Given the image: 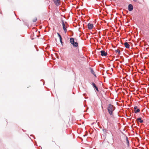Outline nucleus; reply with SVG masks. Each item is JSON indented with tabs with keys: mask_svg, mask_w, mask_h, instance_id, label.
<instances>
[{
	"mask_svg": "<svg viewBox=\"0 0 149 149\" xmlns=\"http://www.w3.org/2000/svg\"><path fill=\"white\" fill-rule=\"evenodd\" d=\"M115 51L117 52H118V55H119L120 54V51L118 49L115 50Z\"/></svg>",
	"mask_w": 149,
	"mask_h": 149,
	"instance_id": "obj_13",
	"label": "nucleus"
},
{
	"mask_svg": "<svg viewBox=\"0 0 149 149\" xmlns=\"http://www.w3.org/2000/svg\"><path fill=\"white\" fill-rule=\"evenodd\" d=\"M137 120L141 123H142L143 122V120H142L141 118V117L138 118Z\"/></svg>",
	"mask_w": 149,
	"mask_h": 149,
	"instance_id": "obj_9",
	"label": "nucleus"
},
{
	"mask_svg": "<svg viewBox=\"0 0 149 149\" xmlns=\"http://www.w3.org/2000/svg\"><path fill=\"white\" fill-rule=\"evenodd\" d=\"M92 85H93V86L94 88H95V87L96 86V85H95V83H92Z\"/></svg>",
	"mask_w": 149,
	"mask_h": 149,
	"instance_id": "obj_17",
	"label": "nucleus"
},
{
	"mask_svg": "<svg viewBox=\"0 0 149 149\" xmlns=\"http://www.w3.org/2000/svg\"><path fill=\"white\" fill-rule=\"evenodd\" d=\"M72 44L73 45V46L76 47H77L78 45L77 42H73V43H72Z\"/></svg>",
	"mask_w": 149,
	"mask_h": 149,
	"instance_id": "obj_12",
	"label": "nucleus"
},
{
	"mask_svg": "<svg viewBox=\"0 0 149 149\" xmlns=\"http://www.w3.org/2000/svg\"><path fill=\"white\" fill-rule=\"evenodd\" d=\"M115 107L111 104H109L107 108L109 114L111 115H113V113L115 109Z\"/></svg>",
	"mask_w": 149,
	"mask_h": 149,
	"instance_id": "obj_1",
	"label": "nucleus"
},
{
	"mask_svg": "<svg viewBox=\"0 0 149 149\" xmlns=\"http://www.w3.org/2000/svg\"><path fill=\"white\" fill-rule=\"evenodd\" d=\"M96 90V91H97V92H98L99 91V90H98V88L96 86L94 88Z\"/></svg>",
	"mask_w": 149,
	"mask_h": 149,
	"instance_id": "obj_18",
	"label": "nucleus"
},
{
	"mask_svg": "<svg viewBox=\"0 0 149 149\" xmlns=\"http://www.w3.org/2000/svg\"><path fill=\"white\" fill-rule=\"evenodd\" d=\"M60 42L62 44V38H61V39H60Z\"/></svg>",
	"mask_w": 149,
	"mask_h": 149,
	"instance_id": "obj_19",
	"label": "nucleus"
},
{
	"mask_svg": "<svg viewBox=\"0 0 149 149\" xmlns=\"http://www.w3.org/2000/svg\"><path fill=\"white\" fill-rule=\"evenodd\" d=\"M57 34L58 35V36L59 38V39H61L62 37L61 35L58 33H57Z\"/></svg>",
	"mask_w": 149,
	"mask_h": 149,
	"instance_id": "obj_16",
	"label": "nucleus"
},
{
	"mask_svg": "<svg viewBox=\"0 0 149 149\" xmlns=\"http://www.w3.org/2000/svg\"><path fill=\"white\" fill-rule=\"evenodd\" d=\"M88 28L89 29H91L93 28V24L89 23L88 24Z\"/></svg>",
	"mask_w": 149,
	"mask_h": 149,
	"instance_id": "obj_6",
	"label": "nucleus"
},
{
	"mask_svg": "<svg viewBox=\"0 0 149 149\" xmlns=\"http://www.w3.org/2000/svg\"><path fill=\"white\" fill-rule=\"evenodd\" d=\"M90 69L91 70V72L92 74H93V75L95 77H96V74H95L94 72V70L93 68H90Z\"/></svg>",
	"mask_w": 149,
	"mask_h": 149,
	"instance_id": "obj_10",
	"label": "nucleus"
},
{
	"mask_svg": "<svg viewBox=\"0 0 149 149\" xmlns=\"http://www.w3.org/2000/svg\"><path fill=\"white\" fill-rule=\"evenodd\" d=\"M70 41L71 43L72 44L74 42V39L73 38H70Z\"/></svg>",
	"mask_w": 149,
	"mask_h": 149,
	"instance_id": "obj_11",
	"label": "nucleus"
},
{
	"mask_svg": "<svg viewBox=\"0 0 149 149\" xmlns=\"http://www.w3.org/2000/svg\"><path fill=\"white\" fill-rule=\"evenodd\" d=\"M59 0H53V1L55 3V5L57 6H58L60 5V3L58 2Z\"/></svg>",
	"mask_w": 149,
	"mask_h": 149,
	"instance_id": "obj_7",
	"label": "nucleus"
},
{
	"mask_svg": "<svg viewBox=\"0 0 149 149\" xmlns=\"http://www.w3.org/2000/svg\"><path fill=\"white\" fill-rule=\"evenodd\" d=\"M133 9V6L131 4H130L128 5V9L129 11H132Z\"/></svg>",
	"mask_w": 149,
	"mask_h": 149,
	"instance_id": "obj_5",
	"label": "nucleus"
},
{
	"mask_svg": "<svg viewBox=\"0 0 149 149\" xmlns=\"http://www.w3.org/2000/svg\"><path fill=\"white\" fill-rule=\"evenodd\" d=\"M134 112L135 113H138L140 111L139 109H138V107L137 106H135L134 107Z\"/></svg>",
	"mask_w": 149,
	"mask_h": 149,
	"instance_id": "obj_4",
	"label": "nucleus"
},
{
	"mask_svg": "<svg viewBox=\"0 0 149 149\" xmlns=\"http://www.w3.org/2000/svg\"><path fill=\"white\" fill-rule=\"evenodd\" d=\"M134 1L136 2L137 1V0H133Z\"/></svg>",
	"mask_w": 149,
	"mask_h": 149,
	"instance_id": "obj_20",
	"label": "nucleus"
},
{
	"mask_svg": "<svg viewBox=\"0 0 149 149\" xmlns=\"http://www.w3.org/2000/svg\"><path fill=\"white\" fill-rule=\"evenodd\" d=\"M101 55L102 56H106L107 55V53L104 50H102L100 51Z\"/></svg>",
	"mask_w": 149,
	"mask_h": 149,
	"instance_id": "obj_3",
	"label": "nucleus"
},
{
	"mask_svg": "<svg viewBox=\"0 0 149 149\" xmlns=\"http://www.w3.org/2000/svg\"><path fill=\"white\" fill-rule=\"evenodd\" d=\"M62 26H63V29L65 33H66V32H67V29H66V28L67 27V25H65V24L64 23V22L63 20L62 21Z\"/></svg>",
	"mask_w": 149,
	"mask_h": 149,
	"instance_id": "obj_2",
	"label": "nucleus"
},
{
	"mask_svg": "<svg viewBox=\"0 0 149 149\" xmlns=\"http://www.w3.org/2000/svg\"><path fill=\"white\" fill-rule=\"evenodd\" d=\"M37 19L36 17L34 18L33 20V22H35L36 21Z\"/></svg>",
	"mask_w": 149,
	"mask_h": 149,
	"instance_id": "obj_15",
	"label": "nucleus"
},
{
	"mask_svg": "<svg viewBox=\"0 0 149 149\" xmlns=\"http://www.w3.org/2000/svg\"><path fill=\"white\" fill-rule=\"evenodd\" d=\"M124 45L125 47L127 48H129L130 47V45L127 42H125L124 43Z\"/></svg>",
	"mask_w": 149,
	"mask_h": 149,
	"instance_id": "obj_8",
	"label": "nucleus"
},
{
	"mask_svg": "<svg viewBox=\"0 0 149 149\" xmlns=\"http://www.w3.org/2000/svg\"><path fill=\"white\" fill-rule=\"evenodd\" d=\"M126 141H127V145L128 146H129V141L128 140V138L127 137H126Z\"/></svg>",
	"mask_w": 149,
	"mask_h": 149,
	"instance_id": "obj_14",
	"label": "nucleus"
}]
</instances>
